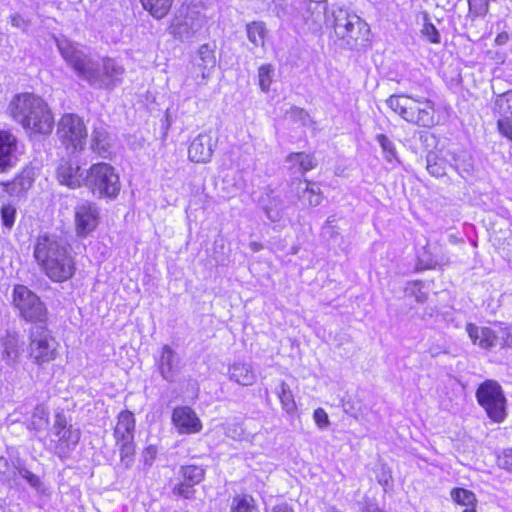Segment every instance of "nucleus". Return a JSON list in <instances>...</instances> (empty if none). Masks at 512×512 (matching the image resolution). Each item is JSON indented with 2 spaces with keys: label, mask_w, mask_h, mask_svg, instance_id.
Returning <instances> with one entry per match:
<instances>
[{
  "label": "nucleus",
  "mask_w": 512,
  "mask_h": 512,
  "mask_svg": "<svg viewBox=\"0 0 512 512\" xmlns=\"http://www.w3.org/2000/svg\"><path fill=\"white\" fill-rule=\"evenodd\" d=\"M58 50L77 76L95 89L112 90L122 81L125 69L112 58L96 61L67 39L56 40Z\"/></svg>",
  "instance_id": "obj_1"
},
{
  "label": "nucleus",
  "mask_w": 512,
  "mask_h": 512,
  "mask_svg": "<svg viewBox=\"0 0 512 512\" xmlns=\"http://www.w3.org/2000/svg\"><path fill=\"white\" fill-rule=\"evenodd\" d=\"M34 257L41 270L54 282H64L75 273V262L66 243L54 234L37 237Z\"/></svg>",
  "instance_id": "obj_2"
},
{
  "label": "nucleus",
  "mask_w": 512,
  "mask_h": 512,
  "mask_svg": "<svg viewBox=\"0 0 512 512\" xmlns=\"http://www.w3.org/2000/svg\"><path fill=\"white\" fill-rule=\"evenodd\" d=\"M13 118L32 133L49 134L54 126V119L47 104L38 96L24 93L11 102Z\"/></svg>",
  "instance_id": "obj_3"
},
{
  "label": "nucleus",
  "mask_w": 512,
  "mask_h": 512,
  "mask_svg": "<svg viewBox=\"0 0 512 512\" xmlns=\"http://www.w3.org/2000/svg\"><path fill=\"white\" fill-rule=\"evenodd\" d=\"M340 45L353 49L368 39V25L354 12L339 6L330 8L329 27Z\"/></svg>",
  "instance_id": "obj_4"
},
{
  "label": "nucleus",
  "mask_w": 512,
  "mask_h": 512,
  "mask_svg": "<svg viewBox=\"0 0 512 512\" xmlns=\"http://www.w3.org/2000/svg\"><path fill=\"white\" fill-rule=\"evenodd\" d=\"M386 104L395 114L411 124L431 127L436 122L434 104L429 99L399 94L391 95Z\"/></svg>",
  "instance_id": "obj_5"
},
{
  "label": "nucleus",
  "mask_w": 512,
  "mask_h": 512,
  "mask_svg": "<svg viewBox=\"0 0 512 512\" xmlns=\"http://www.w3.org/2000/svg\"><path fill=\"white\" fill-rule=\"evenodd\" d=\"M84 187L98 198L114 199L120 192L121 183L111 164L99 162L86 170Z\"/></svg>",
  "instance_id": "obj_6"
},
{
  "label": "nucleus",
  "mask_w": 512,
  "mask_h": 512,
  "mask_svg": "<svg viewBox=\"0 0 512 512\" xmlns=\"http://www.w3.org/2000/svg\"><path fill=\"white\" fill-rule=\"evenodd\" d=\"M59 343L52 332L42 324H34L29 332L28 356L30 360L42 366L56 359Z\"/></svg>",
  "instance_id": "obj_7"
},
{
  "label": "nucleus",
  "mask_w": 512,
  "mask_h": 512,
  "mask_svg": "<svg viewBox=\"0 0 512 512\" xmlns=\"http://www.w3.org/2000/svg\"><path fill=\"white\" fill-rule=\"evenodd\" d=\"M12 303L24 320L35 324H46L48 310L40 297L28 287L20 284L15 285Z\"/></svg>",
  "instance_id": "obj_8"
},
{
  "label": "nucleus",
  "mask_w": 512,
  "mask_h": 512,
  "mask_svg": "<svg viewBox=\"0 0 512 512\" xmlns=\"http://www.w3.org/2000/svg\"><path fill=\"white\" fill-rule=\"evenodd\" d=\"M476 399L485 410L487 416L496 423L506 418V398L500 384L494 380H486L476 390Z\"/></svg>",
  "instance_id": "obj_9"
},
{
  "label": "nucleus",
  "mask_w": 512,
  "mask_h": 512,
  "mask_svg": "<svg viewBox=\"0 0 512 512\" xmlns=\"http://www.w3.org/2000/svg\"><path fill=\"white\" fill-rule=\"evenodd\" d=\"M57 135L63 145L72 152L82 151L84 149L87 130L83 120L75 114H65L61 117Z\"/></svg>",
  "instance_id": "obj_10"
},
{
  "label": "nucleus",
  "mask_w": 512,
  "mask_h": 512,
  "mask_svg": "<svg viewBox=\"0 0 512 512\" xmlns=\"http://www.w3.org/2000/svg\"><path fill=\"white\" fill-rule=\"evenodd\" d=\"M216 66L214 49L209 44L200 46L197 56L192 63L189 74L197 86H203L210 79Z\"/></svg>",
  "instance_id": "obj_11"
},
{
  "label": "nucleus",
  "mask_w": 512,
  "mask_h": 512,
  "mask_svg": "<svg viewBox=\"0 0 512 512\" xmlns=\"http://www.w3.org/2000/svg\"><path fill=\"white\" fill-rule=\"evenodd\" d=\"M493 113L499 132L512 141V89L496 95Z\"/></svg>",
  "instance_id": "obj_12"
},
{
  "label": "nucleus",
  "mask_w": 512,
  "mask_h": 512,
  "mask_svg": "<svg viewBox=\"0 0 512 512\" xmlns=\"http://www.w3.org/2000/svg\"><path fill=\"white\" fill-rule=\"evenodd\" d=\"M303 20L308 30L318 33L324 26L329 27L330 9L326 0H306Z\"/></svg>",
  "instance_id": "obj_13"
},
{
  "label": "nucleus",
  "mask_w": 512,
  "mask_h": 512,
  "mask_svg": "<svg viewBox=\"0 0 512 512\" xmlns=\"http://www.w3.org/2000/svg\"><path fill=\"white\" fill-rule=\"evenodd\" d=\"M75 227L79 236L85 237L98 226L99 212L94 203L82 202L75 207Z\"/></svg>",
  "instance_id": "obj_14"
},
{
  "label": "nucleus",
  "mask_w": 512,
  "mask_h": 512,
  "mask_svg": "<svg viewBox=\"0 0 512 512\" xmlns=\"http://www.w3.org/2000/svg\"><path fill=\"white\" fill-rule=\"evenodd\" d=\"M214 147L212 135L208 132L200 133L189 145L188 158L195 163H208L212 158Z\"/></svg>",
  "instance_id": "obj_15"
},
{
  "label": "nucleus",
  "mask_w": 512,
  "mask_h": 512,
  "mask_svg": "<svg viewBox=\"0 0 512 512\" xmlns=\"http://www.w3.org/2000/svg\"><path fill=\"white\" fill-rule=\"evenodd\" d=\"M18 141L16 136L6 130H0V173L16 166Z\"/></svg>",
  "instance_id": "obj_16"
},
{
  "label": "nucleus",
  "mask_w": 512,
  "mask_h": 512,
  "mask_svg": "<svg viewBox=\"0 0 512 512\" xmlns=\"http://www.w3.org/2000/svg\"><path fill=\"white\" fill-rule=\"evenodd\" d=\"M60 184L75 189L84 186L85 175L78 164L62 159L56 169Z\"/></svg>",
  "instance_id": "obj_17"
},
{
  "label": "nucleus",
  "mask_w": 512,
  "mask_h": 512,
  "mask_svg": "<svg viewBox=\"0 0 512 512\" xmlns=\"http://www.w3.org/2000/svg\"><path fill=\"white\" fill-rule=\"evenodd\" d=\"M466 331L472 342L483 349H489L495 346L504 347L500 331L498 334H495L491 328L478 327L472 323L467 324Z\"/></svg>",
  "instance_id": "obj_18"
},
{
  "label": "nucleus",
  "mask_w": 512,
  "mask_h": 512,
  "mask_svg": "<svg viewBox=\"0 0 512 512\" xmlns=\"http://www.w3.org/2000/svg\"><path fill=\"white\" fill-rule=\"evenodd\" d=\"M172 422L180 433H196L202 428L200 419L188 406L176 407L173 410Z\"/></svg>",
  "instance_id": "obj_19"
},
{
  "label": "nucleus",
  "mask_w": 512,
  "mask_h": 512,
  "mask_svg": "<svg viewBox=\"0 0 512 512\" xmlns=\"http://www.w3.org/2000/svg\"><path fill=\"white\" fill-rule=\"evenodd\" d=\"M158 369L161 376L169 382H172L179 372L178 358L175 351L169 345L162 347L158 360Z\"/></svg>",
  "instance_id": "obj_20"
},
{
  "label": "nucleus",
  "mask_w": 512,
  "mask_h": 512,
  "mask_svg": "<svg viewBox=\"0 0 512 512\" xmlns=\"http://www.w3.org/2000/svg\"><path fill=\"white\" fill-rule=\"evenodd\" d=\"M53 429L55 434L59 436V441L62 445L69 448L78 444L80 431L71 425L67 426L66 417L62 413L56 414Z\"/></svg>",
  "instance_id": "obj_21"
},
{
  "label": "nucleus",
  "mask_w": 512,
  "mask_h": 512,
  "mask_svg": "<svg viewBox=\"0 0 512 512\" xmlns=\"http://www.w3.org/2000/svg\"><path fill=\"white\" fill-rule=\"evenodd\" d=\"M201 21L193 16H185V17H177L172 26L173 35L182 40L191 39L200 29H201Z\"/></svg>",
  "instance_id": "obj_22"
},
{
  "label": "nucleus",
  "mask_w": 512,
  "mask_h": 512,
  "mask_svg": "<svg viewBox=\"0 0 512 512\" xmlns=\"http://www.w3.org/2000/svg\"><path fill=\"white\" fill-rule=\"evenodd\" d=\"M259 202L269 220L278 222L282 218L284 203L280 196L275 194L273 190H267L260 197Z\"/></svg>",
  "instance_id": "obj_23"
},
{
  "label": "nucleus",
  "mask_w": 512,
  "mask_h": 512,
  "mask_svg": "<svg viewBox=\"0 0 512 512\" xmlns=\"http://www.w3.org/2000/svg\"><path fill=\"white\" fill-rule=\"evenodd\" d=\"M135 428L134 416L130 411H123L119 414L118 422L115 427V436L121 448H126L130 443Z\"/></svg>",
  "instance_id": "obj_24"
},
{
  "label": "nucleus",
  "mask_w": 512,
  "mask_h": 512,
  "mask_svg": "<svg viewBox=\"0 0 512 512\" xmlns=\"http://www.w3.org/2000/svg\"><path fill=\"white\" fill-rule=\"evenodd\" d=\"M112 139L107 130L100 126L94 128L91 135V149L101 158H109L112 154Z\"/></svg>",
  "instance_id": "obj_25"
},
{
  "label": "nucleus",
  "mask_w": 512,
  "mask_h": 512,
  "mask_svg": "<svg viewBox=\"0 0 512 512\" xmlns=\"http://www.w3.org/2000/svg\"><path fill=\"white\" fill-rule=\"evenodd\" d=\"M295 190L299 200L305 206L315 207L322 201L320 188L315 184L298 180L296 182Z\"/></svg>",
  "instance_id": "obj_26"
},
{
  "label": "nucleus",
  "mask_w": 512,
  "mask_h": 512,
  "mask_svg": "<svg viewBox=\"0 0 512 512\" xmlns=\"http://www.w3.org/2000/svg\"><path fill=\"white\" fill-rule=\"evenodd\" d=\"M229 378L242 385L250 386L256 382V374L248 363L236 362L229 367Z\"/></svg>",
  "instance_id": "obj_27"
},
{
  "label": "nucleus",
  "mask_w": 512,
  "mask_h": 512,
  "mask_svg": "<svg viewBox=\"0 0 512 512\" xmlns=\"http://www.w3.org/2000/svg\"><path fill=\"white\" fill-rule=\"evenodd\" d=\"M140 2L154 18L161 19L170 11L173 0H140Z\"/></svg>",
  "instance_id": "obj_28"
},
{
  "label": "nucleus",
  "mask_w": 512,
  "mask_h": 512,
  "mask_svg": "<svg viewBox=\"0 0 512 512\" xmlns=\"http://www.w3.org/2000/svg\"><path fill=\"white\" fill-rule=\"evenodd\" d=\"M453 167L460 174L461 177L466 178L472 175L474 170V163L472 156L465 152L461 151L453 155Z\"/></svg>",
  "instance_id": "obj_29"
},
{
  "label": "nucleus",
  "mask_w": 512,
  "mask_h": 512,
  "mask_svg": "<svg viewBox=\"0 0 512 512\" xmlns=\"http://www.w3.org/2000/svg\"><path fill=\"white\" fill-rule=\"evenodd\" d=\"M276 393L282 408L287 413L293 414L297 410V405L289 385L284 381H280L279 386L276 388Z\"/></svg>",
  "instance_id": "obj_30"
},
{
  "label": "nucleus",
  "mask_w": 512,
  "mask_h": 512,
  "mask_svg": "<svg viewBox=\"0 0 512 512\" xmlns=\"http://www.w3.org/2000/svg\"><path fill=\"white\" fill-rule=\"evenodd\" d=\"M247 37L249 41L256 47H263L266 38V27L264 22L254 21L247 25Z\"/></svg>",
  "instance_id": "obj_31"
},
{
  "label": "nucleus",
  "mask_w": 512,
  "mask_h": 512,
  "mask_svg": "<svg viewBox=\"0 0 512 512\" xmlns=\"http://www.w3.org/2000/svg\"><path fill=\"white\" fill-rule=\"evenodd\" d=\"M48 411L43 405H37L27 423L29 430L42 431L48 426Z\"/></svg>",
  "instance_id": "obj_32"
},
{
  "label": "nucleus",
  "mask_w": 512,
  "mask_h": 512,
  "mask_svg": "<svg viewBox=\"0 0 512 512\" xmlns=\"http://www.w3.org/2000/svg\"><path fill=\"white\" fill-rule=\"evenodd\" d=\"M287 162L292 165H298L301 172H307L314 169L317 165L315 157L304 152L291 153L287 156Z\"/></svg>",
  "instance_id": "obj_33"
},
{
  "label": "nucleus",
  "mask_w": 512,
  "mask_h": 512,
  "mask_svg": "<svg viewBox=\"0 0 512 512\" xmlns=\"http://www.w3.org/2000/svg\"><path fill=\"white\" fill-rule=\"evenodd\" d=\"M427 171L434 177H442L446 174V162L436 153L430 152L426 158Z\"/></svg>",
  "instance_id": "obj_34"
},
{
  "label": "nucleus",
  "mask_w": 512,
  "mask_h": 512,
  "mask_svg": "<svg viewBox=\"0 0 512 512\" xmlns=\"http://www.w3.org/2000/svg\"><path fill=\"white\" fill-rule=\"evenodd\" d=\"M450 496L455 503L463 506H475L477 502L475 494L464 488H453Z\"/></svg>",
  "instance_id": "obj_35"
},
{
  "label": "nucleus",
  "mask_w": 512,
  "mask_h": 512,
  "mask_svg": "<svg viewBox=\"0 0 512 512\" xmlns=\"http://www.w3.org/2000/svg\"><path fill=\"white\" fill-rule=\"evenodd\" d=\"M230 512H259L251 496H237L233 499Z\"/></svg>",
  "instance_id": "obj_36"
},
{
  "label": "nucleus",
  "mask_w": 512,
  "mask_h": 512,
  "mask_svg": "<svg viewBox=\"0 0 512 512\" xmlns=\"http://www.w3.org/2000/svg\"><path fill=\"white\" fill-rule=\"evenodd\" d=\"M274 67L271 64H263L258 69V84L262 92L267 93L273 82Z\"/></svg>",
  "instance_id": "obj_37"
},
{
  "label": "nucleus",
  "mask_w": 512,
  "mask_h": 512,
  "mask_svg": "<svg viewBox=\"0 0 512 512\" xmlns=\"http://www.w3.org/2000/svg\"><path fill=\"white\" fill-rule=\"evenodd\" d=\"M421 35L432 44H439L441 41L439 31L432 24L427 13L423 14V27L421 29Z\"/></svg>",
  "instance_id": "obj_38"
},
{
  "label": "nucleus",
  "mask_w": 512,
  "mask_h": 512,
  "mask_svg": "<svg viewBox=\"0 0 512 512\" xmlns=\"http://www.w3.org/2000/svg\"><path fill=\"white\" fill-rule=\"evenodd\" d=\"M180 473L185 481L194 485L199 484L205 475L204 469L195 465L183 466Z\"/></svg>",
  "instance_id": "obj_39"
},
{
  "label": "nucleus",
  "mask_w": 512,
  "mask_h": 512,
  "mask_svg": "<svg viewBox=\"0 0 512 512\" xmlns=\"http://www.w3.org/2000/svg\"><path fill=\"white\" fill-rule=\"evenodd\" d=\"M17 214L16 207L11 203H4L0 208V216L1 222L3 226L8 229H11L15 223V218Z\"/></svg>",
  "instance_id": "obj_40"
},
{
  "label": "nucleus",
  "mask_w": 512,
  "mask_h": 512,
  "mask_svg": "<svg viewBox=\"0 0 512 512\" xmlns=\"http://www.w3.org/2000/svg\"><path fill=\"white\" fill-rule=\"evenodd\" d=\"M377 142L380 144L384 157L387 161L391 162L397 158V153L393 142L384 134H378L376 136Z\"/></svg>",
  "instance_id": "obj_41"
},
{
  "label": "nucleus",
  "mask_w": 512,
  "mask_h": 512,
  "mask_svg": "<svg viewBox=\"0 0 512 512\" xmlns=\"http://www.w3.org/2000/svg\"><path fill=\"white\" fill-rule=\"evenodd\" d=\"M194 486V484L189 483L183 479L182 482L174 486L173 493L185 499H190L193 497L195 492L193 488Z\"/></svg>",
  "instance_id": "obj_42"
},
{
  "label": "nucleus",
  "mask_w": 512,
  "mask_h": 512,
  "mask_svg": "<svg viewBox=\"0 0 512 512\" xmlns=\"http://www.w3.org/2000/svg\"><path fill=\"white\" fill-rule=\"evenodd\" d=\"M495 457L500 468L512 471V450H497Z\"/></svg>",
  "instance_id": "obj_43"
},
{
  "label": "nucleus",
  "mask_w": 512,
  "mask_h": 512,
  "mask_svg": "<svg viewBox=\"0 0 512 512\" xmlns=\"http://www.w3.org/2000/svg\"><path fill=\"white\" fill-rule=\"evenodd\" d=\"M16 470L18 471L19 476L25 479L30 484V486L36 489L40 487L41 482L38 476L30 472L25 467H22L21 465H18V467H16Z\"/></svg>",
  "instance_id": "obj_44"
},
{
  "label": "nucleus",
  "mask_w": 512,
  "mask_h": 512,
  "mask_svg": "<svg viewBox=\"0 0 512 512\" xmlns=\"http://www.w3.org/2000/svg\"><path fill=\"white\" fill-rule=\"evenodd\" d=\"M19 353L16 348V344L12 341H9L5 344L4 351H3V359L8 364H13L18 360Z\"/></svg>",
  "instance_id": "obj_45"
},
{
  "label": "nucleus",
  "mask_w": 512,
  "mask_h": 512,
  "mask_svg": "<svg viewBox=\"0 0 512 512\" xmlns=\"http://www.w3.org/2000/svg\"><path fill=\"white\" fill-rule=\"evenodd\" d=\"M313 418L317 426L321 429L328 427L330 424L328 414L323 408H317L314 411Z\"/></svg>",
  "instance_id": "obj_46"
},
{
  "label": "nucleus",
  "mask_w": 512,
  "mask_h": 512,
  "mask_svg": "<svg viewBox=\"0 0 512 512\" xmlns=\"http://www.w3.org/2000/svg\"><path fill=\"white\" fill-rule=\"evenodd\" d=\"M10 23L13 27L19 28L22 31H27L31 22L28 19H25L20 14L15 13L10 16Z\"/></svg>",
  "instance_id": "obj_47"
},
{
  "label": "nucleus",
  "mask_w": 512,
  "mask_h": 512,
  "mask_svg": "<svg viewBox=\"0 0 512 512\" xmlns=\"http://www.w3.org/2000/svg\"><path fill=\"white\" fill-rule=\"evenodd\" d=\"M378 482L385 488V490L392 484V476L389 470L382 468L380 474H378Z\"/></svg>",
  "instance_id": "obj_48"
},
{
  "label": "nucleus",
  "mask_w": 512,
  "mask_h": 512,
  "mask_svg": "<svg viewBox=\"0 0 512 512\" xmlns=\"http://www.w3.org/2000/svg\"><path fill=\"white\" fill-rule=\"evenodd\" d=\"M500 333L503 340V346L512 347V327L501 328Z\"/></svg>",
  "instance_id": "obj_49"
},
{
  "label": "nucleus",
  "mask_w": 512,
  "mask_h": 512,
  "mask_svg": "<svg viewBox=\"0 0 512 512\" xmlns=\"http://www.w3.org/2000/svg\"><path fill=\"white\" fill-rule=\"evenodd\" d=\"M17 466L13 465V468L16 469ZM12 466L9 464L8 460L4 456H0V473L3 475H7L10 473Z\"/></svg>",
  "instance_id": "obj_50"
},
{
  "label": "nucleus",
  "mask_w": 512,
  "mask_h": 512,
  "mask_svg": "<svg viewBox=\"0 0 512 512\" xmlns=\"http://www.w3.org/2000/svg\"><path fill=\"white\" fill-rule=\"evenodd\" d=\"M364 512H386L381 510L378 505L371 501H366L363 507Z\"/></svg>",
  "instance_id": "obj_51"
},
{
  "label": "nucleus",
  "mask_w": 512,
  "mask_h": 512,
  "mask_svg": "<svg viewBox=\"0 0 512 512\" xmlns=\"http://www.w3.org/2000/svg\"><path fill=\"white\" fill-rule=\"evenodd\" d=\"M508 41V34L506 32H502L497 35L495 42L497 45H503Z\"/></svg>",
  "instance_id": "obj_52"
},
{
  "label": "nucleus",
  "mask_w": 512,
  "mask_h": 512,
  "mask_svg": "<svg viewBox=\"0 0 512 512\" xmlns=\"http://www.w3.org/2000/svg\"><path fill=\"white\" fill-rule=\"evenodd\" d=\"M249 248L253 251V252H259L260 250L263 249V245L259 242H256V241H252L249 243Z\"/></svg>",
  "instance_id": "obj_53"
},
{
  "label": "nucleus",
  "mask_w": 512,
  "mask_h": 512,
  "mask_svg": "<svg viewBox=\"0 0 512 512\" xmlns=\"http://www.w3.org/2000/svg\"><path fill=\"white\" fill-rule=\"evenodd\" d=\"M273 512H294L288 505H278L273 509Z\"/></svg>",
  "instance_id": "obj_54"
},
{
  "label": "nucleus",
  "mask_w": 512,
  "mask_h": 512,
  "mask_svg": "<svg viewBox=\"0 0 512 512\" xmlns=\"http://www.w3.org/2000/svg\"><path fill=\"white\" fill-rule=\"evenodd\" d=\"M443 351L441 350L440 347H430L429 348V353L432 357H436L438 356L440 353H442Z\"/></svg>",
  "instance_id": "obj_55"
},
{
  "label": "nucleus",
  "mask_w": 512,
  "mask_h": 512,
  "mask_svg": "<svg viewBox=\"0 0 512 512\" xmlns=\"http://www.w3.org/2000/svg\"><path fill=\"white\" fill-rule=\"evenodd\" d=\"M324 512H342L334 505H325Z\"/></svg>",
  "instance_id": "obj_56"
},
{
  "label": "nucleus",
  "mask_w": 512,
  "mask_h": 512,
  "mask_svg": "<svg viewBox=\"0 0 512 512\" xmlns=\"http://www.w3.org/2000/svg\"><path fill=\"white\" fill-rule=\"evenodd\" d=\"M416 300L418 302H424L426 300V295L424 293H420V294L416 295Z\"/></svg>",
  "instance_id": "obj_57"
},
{
  "label": "nucleus",
  "mask_w": 512,
  "mask_h": 512,
  "mask_svg": "<svg viewBox=\"0 0 512 512\" xmlns=\"http://www.w3.org/2000/svg\"><path fill=\"white\" fill-rule=\"evenodd\" d=\"M14 416H15V413H14V414H11V415L8 417V420H7V421H8V422H10L11 424H15V423L18 421V419H17V418H14Z\"/></svg>",
  "instance_id": "obj_58"
},
{
  "label": "nucleus",
  "mask_w": 512,
  "mask_h": 512,
  "mask_svg": "<svg viewBox=\"0 0 512 512\" xmlns=\"http://www.w3.org/2000/svg\"><path fill=\"white\" fill-rule=\"evenodd\" d=\"M463 512H476L475 506H467Z\"/></svg>",
  "instance_id": "obj_59"
},
{
  "label": "nucleus",
  "mask_w": 512,
  "mask_h": 512,
  "mask_svg": "<svg viewBox=\"0 0 512 512\" xmlns=\"http://www.w3.org/2000/svg\"><path fill=\"white\" fill-rule=\"evenodd\" d=\"M147 452L150 454V458L153 459L154 458V455H153V450L151 449H148Z\"/></svg>",
  "instance_id": "obj_60"
},
{
  "label": "nucleus",
  "mask_w": 512,
  "mask_h": 512,
  "mask_svg": "<svg viewBox=\"0 0 512 512\" xmlns=\"http://www.w3.org/2000/svg\"><path fill=\"white\" fill-rule=\"evenodd\" d=\"M129 452H130V450H127V453H126L125 455H123V454L121 455L122 460H123L124 458H126V457H128V456H129V455H128V454H129Z\"/></svg>",
  "instance_id": "obj_61"
},
{
  "label": "nucleus",
  "mask_w": 512,
  "mask_h": 512,
  "mask_svg": "<svg viewBox=\"0 0 512 512\" xmlns=\"http://www.w3.org/2000/svg\"><path fill=\"white\" fill-rule=\"evenodd\" d=\"M296 111H297L299 114H301V115H302V114H305L304 110H302V109H296Z\"/></svg>",
  "instance_id": "obj_62"
}]
</instances>
